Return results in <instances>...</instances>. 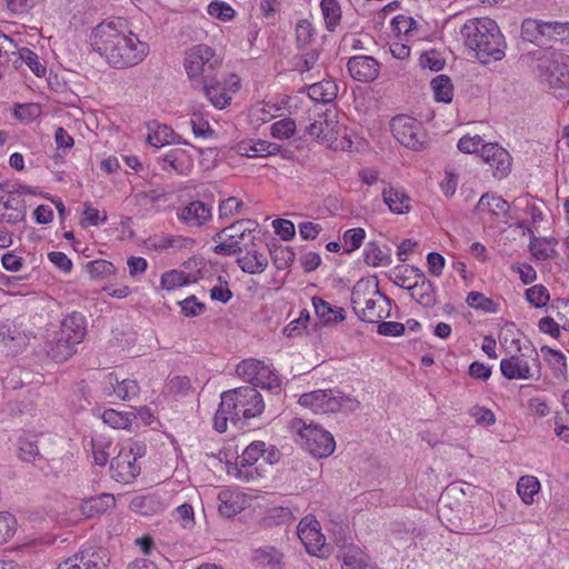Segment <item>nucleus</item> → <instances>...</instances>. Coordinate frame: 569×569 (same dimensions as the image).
I'll list each match as a JSON object with an SVG mask.
<instances>
[{"label":"nucleus","instance_id":"nucleus-44","mask_svg":"<svg viewBox=\"0 0 569 569\" xmlns=\"http://www.w3.org/2000/svg\"><path fill=\"white\" fill-rule=\"evenodd\" d=\"M104 423L114 429H128L136 418L133 412H120L114 409H107L101 416Z\"/></svg>","mask_w":569,"mask_h":569},{"label":"nucleus","instance_id":"nucleus-50","mask_svg":"<svg viewBox=\"0 0 569 569\" xmlns=\"http://www.w3.org/2000/svg\"><path fill=\"white\" fill-rule=\"evenodd\" d=\"M467 305L470 308L481 310L485 312L493 313L496 312L495 303L491 299L487 298L485 295L478 291H471L468 293L466 299Z\"/></svg>","mask_w":569,"mask_h":569},{"label":"nucleus","instance_id":"nucleus-51","mask_svg":"<svg viewBox=\"0 0 569 569\" xmlns=\"http://www.w3.org/2000/svg\"><path fill=\"white\" fill-rule=\"evenodd\" d=\"M190 126L197 138H210L214 131L210 128L209 121L199 112H193L190 118Z\"/></svg>","mask_w":569,"mask_h":569},{"label":"nucleus","instance_id":"nucleus-22","mask_svg":"<svg viewBox=\"0 0 569 569\" xmlns=\"http://www.w3.org/2000/svg\"><path fill=\"white\" fill-rule=\"evenodd\" d=\"M161 169L187 174L191 168V159L181 148L170 149L161 159Z\"/></svg>","mask_w":569,"mask_h":569},{"label":"nucleus","instance_id":"nucleus-24","mask_svg":"<svg viewBox=\"0 0 569 569\" xmlns=\"http://www.w3.org/2000/svg\"><path fill=\"white\" fill-rule=\"evenodd\" d=\"M241 156L249 158L274 156L280 151V146L266 140L242 141L237 147Z\"/></svg>","mask_w":569,"mask_h":569},{"label":"nucleus","instance_id":"nucleus-28","mask_svg":"<svg viewBox=\"0 0 569 569\" xmlns=\"http://www.w3.org/2000/svg\"><path fill=\"white\" fill-rule=\"evenodd\" d=\"M541 352L545 356L553 377L558 381H565L567 379L568 369L566 356L560 350L552 349L548 346L541 347Z\"/></svg>","mask_w":569,"mask_h":569},{"label":"nucleus","instance_id":"nucleus-54","mask_svg":"<svg viewBox=\"0 0 569 569\" xmlns=\"http://www.w3.org/2000/svg\"><path fill=\"white\" fill-rule=\"evenodd\" d=\"M188 283V277L178 270L164 272L161 276V287L166 290H173Z\"/></svg>","mask_w":569,"mask_h":569},{"label":"nucleus","instance_id":"nucleus-37","mask_svg":"<svg viewBox=\"0 0 569 569\" xmlns=\"http://www.w3.org/2000/svg\"><path fill=\"white\" fill-rule=\"evenodd\" d=\"M342 569H378L369 563L363 552L358 548L345 549L341 553Z\"/></svg>","mask_w":569,"mask_h":569},{"label":"nucleus","instance_id":"nucleus-7","mask_svg":"<svg viewBox=\"0 0 569 569\" xmlns=\"http://www.w3.org/2000/svg\"><path fill=\"white\" fill-rule=\"evenodd\" d=\"M299 405L315 413L352 412L360 407L357 399L343 396L337 390H315L303 393L299 398Z\"/></svg>","mask_w":569,"mask_h":569},{"label":"nucleus","instance_id":"nucleus-14","mask_svg":"<svg viewBox=\"0 0 569 569\" xmlns=\"http://www.w3.org/2000/svg\"><path fill=\"white\" fill-rule=\"evenodd\" d=\"M480 157L487 163L495 178H506L511 171V157L509 152L498 143L482 144Z\"/></svg>","mask_w":569,"mask_h":569},{"label":"nucleus","instance_id":"nucleus-46","mask_svg":"<svg viewBox=\"0 0 569 569\" xmlns=\"http://www.w3.org/2000/svg\"><path fill=\"white\" fill-rule=\"evenodd\" d=\"M521 37L523 40L539 46L545 44L541 20L526 19L521 24Z\"/></svg>","mask_w":569,"mask_h":569},{"label":"nucleus","instance_id":"nucleus-43","mask_svg":"<svg viewBox=\"0 0 569 569\" xmlns=\"http://www.w3.org/2000/svg\"><path fill=\"white\" fill-rule=\"evenodd\" d=\"M116 505V499L111 493H102L98 497L90 498L84 502L82 507L84 512H88L90 517L103 513L109 509H112Z\"/></svg>","mask_w":569,"mask_h":569},{"label":"nucleus","instance_id":"nucleus-34","mask_svg":"<svg viewBox=\"0 0 569 569\" xmlns=\"http://www.w3.org/2000/svg\"><path fill=\"white\" fill-rule=\"evenodd\" d=\"M244 408L243 407H234V409H231V410H226L222 408V401L220 402L219 405V408L213 417V427L214 429L222 433L224 431H227V428H228V422H231L232 425H238L241 419L243 418L242 416V410Z\"/></svg>","mask_w":569,"mask_h":569},{"label":"nucleus","instance_id":"nucleus-63","mask_svg":"<svg viewBox=\"0 0 569 569\" xmlns=\"http://www.w3.org/2000/svg\"><path fill=\"white\" fill-rule=\"evenodd\" d=\"M41 113V108L37 103L17 104L14 108V116L19 120L31 121L38 118Z\"/></svg>","mask_w":569,"mask_h":569},{"label":"nucleus","instance_id":"nucleus-45","mask_svg":"<svg viewBox=\"0 0 569 569\" xmlns=\"http://www.w3.org/2000/svg\"><path fill=\"white\" fill-rule=\"evenodd\" d=\"M435 99L439 102L448 103L453 97V86L449 77L441 74L431 81Z\"/></svg>","mask_w":569,"mask_h":569},{"label":"nucleus","instance_id":"nucleus-23","mask_svg":"<svg viewBox=\"0 0 569 569\" xmlns=\"http://www.w3.org/2000/svg\"><path fill=\"white\" fill-rule=\"evenodd\" d=\"M383 202L391 212L396 214H405L411 210V198L403 189L389 187L382 191Z\"/></svg>","mask_w":569,"mask_h":569},{"label":"nucleus","instance_id":"nucleus-53","mask_svg":"<svg viewBox=\"0 0 569 569\" xmlns=\"http://www.w3.org/2000/svg\"><path fill=\"white\" fill-rule=\"evenodd\" d=\"M296 132V122L291 118H284L274 122L270 133L276 139H288Z\"/></svg>","mask_w":569,"mask_h":569},{"label":"nucleus","instance_id":"nucleus-60","mask_svg":"<svg viewBox=\"0 0 569 569\" xmlns=\"http://www.w3.org/2000/svg\"><path fill=\"white\" fill-rule=\"evenodd\" d=\"M16 518L9 512H0V545L8 541L16 530Z\"/></svg>","mask_w":569,"mask_h":569},{"label":"nucleus","instance_id":"nucleus-11","mask_svg":"<svg viewBox=\"0 0 569 569\" xmlns=\"http://www.w3.org/2000/svg\"><path fill=\"white\" fill-rule=\"evenodd\" d=\"M243 407V419H250L260 415L264 409L262 396L254 387H240L222 392V408L226 410L234 407Z\"/></svg>","mask_w":569,"mask_h":569},{"label":"nucleus","instance_id":"nucleus-38","mask_svg":"<svg viewBox=\"0 0 569 569\" xmlns=\"http://www.w3.org/2000/svg\"><path fill=\"white\" fill-rule=\"evenodd\" d=\"M320 9L328 31L332 32L341 20V7L338 0H321Z\"/></svg>","mask_w":569,"mask_h":569},{"label":"nucleus","instance_id":"nucleus-49","mask_svg":"<svg viewBox=\"0 0 569 569\" xmlns=\"http://www.w3.org/2000/svg\"><path fill=\"white\" fill-rule=\"evenodd\" d=\"M19 59L23 61L37 77H43L47 72L46 66L40 61L38 54L29 48L18 49Z\"/></svg>","mask_w":569,"mask_h":569},{"label":"nucleus","instance_id":"nucleus-9","mask_svg":"<svg viewBox=\"0 0 569 569\" xmlns=\"http://www.w3.org/2000/svg\"><path fill=\"white\" fill-rule=\"evenodd\" d=\"M390 127L393 137L402 146L416 151L427 148V132L417 119L407 114H398L392 118Z\"/></svg>","mask_w":569,"mask_h":569},{"label":"nucleus","instance_id":"nucleus-29","mask_svg":"<svg viewBox=\"0 0 569 569\" xmlns=\"http://www.w3.org/2000/svg\"><path fill=\"white\" fill-rule=\"evenodd\" d=\"M410 297L425 308L436 305V289L428 279L416 280L410 288Z\"/></svg>","mask_w":569,"mask_h":569},{"label":"nucleus","instance_id":"nucleus-10","mask_svg":"<svg viewBox=\"0 0 569 569\" xmlns=\"http://www.w3.org/2000/svg\"><path fill=\"white\" fill-rule=\"evenodd\" d=\"M500 370L502 376L509 380L538 379L541 375L539 355L532 348L529 355L520 353L505 358L500 362Z\"/></svg>","mask_w":569,"mask_h":569},{"label":"nucleus","instance_id":"nucleus-2","mask_svg":"<svg viewBox=\"0 0 569 569\" xmlns=\"http://www.w3.org/2000/svg\"><path fill=\"white\" fill-rule=\"evenodd\" d=\"M460 33L466 47L475 51L481 63L499 61L505 57V37L492 19H469L461 27Z\"/></svg>","mask_w":569,"mask_h":569},{"label":"nucleus","instance_id":"nucleus-15","mask_svg":"<svg viewBox=\"0 0 569 569\" xmlns=\"http://www.w3.org/2000/svg\"><path fill=\"white\" fill-rule=\"evenodd\" d=\"M297 533L308 553L321 556L326 538L320 531L319 522L312 517H305L298 525Z\"/></svg>","mask_w":569,"mask_h":569},{"label":"nucleus","instance_id":"nucleus-16","mask_svg":"<svg viewBox=\"0 0 569 569\" xmlns=\"http://www.w3.org/2000/svg\"><path fill=\"white\" fill-rule=\"evenodd\" d=\"M177 219L189 229H200L212 219V208L200 200H192L177 212Z\"/></svg>","mask_w":569,"mask_h":569},{"label":"nucleus","instance_id":"nucleus-40","mask_svg":"<svg viewBox=\"0 0 569 569\" xmlns=\"http://www.w3.org/2000/svg\"><path fill=\"white\" fill-rule=\"evenodd\" d=\"M333 128V121L328 120L327 114H321L318 120L306 127V132L313 138L329 141L332 138Z\"/></svg>","mask_w":569,"mask_h":569},{"label":"nucleus","instance_id":"nucleus-5","mask_svg":"<svg viewBox=\"0 0 569 569\" xmlns=\"http://www.w3.org/2000/svg\"><path fill=\"white\" fill-rule=\"evenodd\" d=\"M540 82L550 88H569V56L550 49L533 53Z\"/></svg>","mask_w":569,"mask_h":569},{"label":"nucleus","instance_id":"nucleus-32","mask_svg":"<svg viewBox=\"0 0 569 569\" xmlns=\"http://www.w3.org/2000/svg\"><path fill=\"white\" fill-rule=\"evenodd\" d=\"M148 130L149 133L146 138V142L152 147L160 148L174 141L176 134L173 130L167 124L152 122L148 124Z\"/></svg>","mask_w":569,"mask_h":569},{"label":"nucleus","instance_id":"nucleus-4","mask_svg":"<svg viewBox=\"0 0 569 569\" xmlns=\"http://www.w3.org/2000/svg\"><path fill=\"white\" fill-rule=\"evenodd\" d=\"M257 223L239 220L221 229L212 239L217 242L213 252L220 256H233L256 243Z\"/></svg>","mask_w":569,"mask_h":569},{"label":"nucleus","instance_id":"nucleus-56","mask_svg":"<svg viewBox=\"0 0 569 569\" xmlns=\"http://www.w3.org/2000/svg\"><path fill=\"white\" fill-rule=\"evenodd\" d=\"M210 298L222 303H227L232 298L228 281L222 276L218 277L217 283L210 289Z\"/></svg>","mask_w":569,"mask_h":569},{"label":"nucleus","instance_id":"nucleus-62","mask_svg":"<svg viewBox=\"0 0 569 569\" xmlns=\"http://www.w3.org/2000/svg\"><path fill=\"white\" fill-rule=\"evenodd\" d=\"M483 139L479 136H463L458 142V149L465 153H479L481 151Z\"/></svg>","mask_w":569,"mask_h":569},{"label":"nucleus","instance_id":"nucleus-64","mask_svg":"<svg viewBox=\"0 0 569 569\" xmlns=\"http://www.w3.org/2000/svg\"><path fill=\"white\" fill-rule=\"evenodd\" d=\"M181 307V311L186 317H197L201 315L206 306L202 302H199L194 296H190L184 300L179 302Z\"/></svg>","mask_w":569,"mask_h":569},{"label":"nucleus","instance_id":"nucleus-26","mask_svg":"<svg viewBox=\"0 0 569 569\" xmlns=\"http://www.w3.org/2000/svg\"><path fill=\"white\" fill-rule=\"evenodd\" d=\"M476 209L479 214H491L499 217L507 216L510 210V206L500 196L485 193L479 199Z\"/></svg>","mask_w":569,"mask_h":569},{"label":"nucleus","instance_id":"nucleus-21","mask_svg":"<svg viewBox=\"0 0 569 569\" xmlns=\"http://www.w3.org/2000/svg\"><path fill=\"white\" fill-rule=\"evenodd\" d=\"M244 254L237 259L240 269L249 274L261 273L268 266L267 256L259 250V244L254 243L244 249Z\"/></svg>","mask_w":569,"mask_h":569},{"label":"nucleus","instance_id":"nucleus-33","mask_svg":"<svg viewBox=\"0 0 569 569\" xmlns=\"http://www.w3.org/2000/svg\"><path fill=\"white\" fill-rule=\"evenodd\" d=\"M338 86L332 80H322L313 83L308 89V96L318 102L329 103L336 99Z\"/></svg>","mask_w":569,"mask_h":569},{"label":"nucleus","instance_id":"nucleus-30","mask_svg":"<svg viewBox=\"0 0 569 569\" xmlns=\"http://www.w3.org/2000/svg\"><path fill=\"white\" fill-rule=\"evenodd\" d=\"M282 558V553L271 546L258 548L252 555V560L257 566L269 569H283Z\"/></svg>","mask_w":569,"mask_h":569},{"label":"nucleus","instance_id":"nucleus-31","mask_svg":"<svg viewBox=\"0 0 569 569\" xmlns=\"http://www.w3.org/2000/svg\"><path fill=\"white\" fill-rule=\"evenodd\" d=\"M76 346V343H71L70 339H66L63 335L57 332L48 349V356L56 362L67 361L74 353Z\"/></svg>","mask_w":569,"mask_h":569},{"label":"nucleus","instance_id":"nucleus-55","mask_svg":"<svg viewBox=\"0 0 569 569\" xmlns=\"http://www.w3.org/2000/svg\"><path fill=\"white\" fill-rule=\"evenodd\" d=\"M366 237V231L362 228H352L343 233V241L346 244L345 251L350 253L359 249Z\"/></svg>","mask_w":569,"mask_h":569},{"label":"nucleus","instance_id":"nucleus-48","mask_svg":"<svg viewBox=\"0 0 569 569\" xmlns=\"http://www.w3.org/2000/svg\"><path fill=\"white\" fill-rule=\"evenodd\" d=\"M296 38L300 48H307L311 46L316 38V29L309 20L303 19L297 23Z\"/></svg>","mask_w":569,"mask_h":569},{"label":"nucleus","instance_id":"nucleus-42","mask_svg":"<svg viewBox=\"0 0 569 569\" xmlns=\"http://www.w3.org/2000/svg\"><path fill=\"white\" fill-rule=\"evenodd\" d=\"M219 511L228 518L239 513L243 509L239 493L222 491L219 493Z\"/></svg>","mask_w":569,"mask_h":569},{"label":"nucleus","instance_id":"nucleus-18","mask_svg":"<svg viewBox=\"0 0 569 569\" xmlns=\"http://www.w3.org/2000/svg\"><path fill=\"white\" fill-rule=\"evenodd\" d=\"M350 76L360 82L373 81L379 74V63L370 56H356L348 61Z\"/></svg>","mask_w":569,"mask_h":569},{"label":"nucleus","instance_id":"nucleus-19","mask_svg":"<svg viewBox=\"0 0 569 569\" xmlns=\"http://www.w3.org/2000/svg\"><path fill=\"white\" fill-rule=\"evenodd\" d=\"M103 390L107 396L114 395L118 399L131 400L139 395L140 388L137 381L120 380L116 373L111 372L106 377Z\"/></svg>","mask_w":569,"mask_h":569},{"label":"nucleus","instance_id":"nucleus-17","mask_svg":"<svg viewBox=\"0 0 569 569\" xmlns=\"http://www.w3.org/2000/svg\"><path fill=\"white\" fill-rule=\"evenodd\" d=\"M108 561L104 549H88L68 558L57 569H104Z\"/></svg>","mask_w":569,"mask_h":569},{"label":"nucleus","instance_id":"nucleus-36","mask_svg":"<svg viewBox=\"0 0 569 569\" xmlns=\"http://www.w3.org/2000/svg\"><path fill=\"white\" fill-rule=\"evenodd\" d=\"M237 373L242 379L247 380L251 385L256 386V382L259 378V376H263V373H268L266 371V366L263 362L258 361L256 359H247L241 361L237 366Z\"/></svg>","mask_w":569,"mask_h":569},{"label":"nucleus","instance_id":"nucleus-1","mask_svg":"<svg viewBox=\"0 0 569 569\" xmlns=\"http://www.w3.org/2000/svg\"><path fill=\"white\" fill-rule=\"evenodd\" d=\"M90 42L96 52L118 69L137 66L149 54V44L140 40L122 18L99 23L91 32Z\"/></svg>","mask_w":569,"mask_h":569},{"label":"nucleus","instance_id":"nucleus-35","mask_svg":"<svg viewBox=\"0 0 569 569\" xmlns=\"http://www.w3.org/2000/svg\"><path fill=\"white\" fill-rule=\"evenodd\" d=\"M130 507L141 515H152L162 511L166 505L156 495L140 496L132 499Z\"/></svg>","mask_w":569,"mask_h":569},{"label":"nucleus","instance_id":"nucleus-41","mask_svg":"<svg viewBox=\"0 0 569 569\" xmlns=\"http://www.w3.org/2000/svg\"><path fill=\"white\" fill-rule=\"evenodd\" d=\"M540 490V482L533 476H522L517 482V492L526 505L533 502V497Z\"/></svg>","mask_w":569,"mask_h":569},{"label":"nucleus","instance_id":"nucleus-27","mask_svg":"<svg viewBox=\"0 0 569 569\" xmlns=\"http://www.w3.org/2000/svg\"><path fill=\"white\" fill-rule=\"evenodd\" d=\"M363 260L371 267H385L392 262L391 249L375 241L368 242L363 250Z\"/></svg>","mask_w":569,"mask_h":569},{"label":"nucleus","instance_id":"nucleus-57","mask_svg":"<svg viewBox=\"0 0 569 569\" xmlns=\"http://www.w3.org/2000/svg\"><path fill=\"white\" fill-rule=\"evenodd\" d=\"M566 23L560 21H542L541 30L543 31V41L560 38L565 40Z\"/></svg>","mask_w":569,"mask_h":569},{"label":"nucleus","instance_id":"nucleus-12","mask_svg":"<svg viewBox=\"0 0 569 569\" xmlns=\"http://www.w3.org/2000/svg\"><path fill=\"white\" fill-rule=\"evenodd\" d=\"M143 455L141 447L123 448L119 451L117 457L111 460L110 471L112 478L121 483H130L140 473V465L137 459Z\"/></svg>","mask_w":569,"mask_h":569},{"label":"nucleus","instance_id":"nucleus-13","mask_svg":"<svg viewBox=\"0 0 569 569\" xmlns=\"http://www.w3.org/2000/svg\"><path fill=\"white\" fill-rule=\"evenodd\" d=\"M264 453L266 443L263 441H253L244 449L242 455L238 458V461L234 465L228 467V473L236 477L237 479L249 481L253 477V472L248 469L243 470L242 468L251 467L260 458L266 459L270 463L273 462V459L274 461L277 460V458H274V451L270 452L267 457H264Z\"/></svg>","mask_w":569,"mask_h":569},{"label":"nucleus","instance_id":"nucleus-61","mask_svg":"<svg viewBox=\"0 0 569 569\" xmlns=\"http://www.w3.org/2000/svg\"><path fill=\"white\" fill-rule=\"evenodd\" d=\"M529 249L532 256L538 260L549 259L553 252V249L549 247V242L547 240L538 239L536 237L530 240Z\"/></svg>","mask_w":569,"mask_h":569},{"label":"nucleus","instance_id":"nucleus-39","mask_svg":"<svg viewBox=\"0 0 569 569\" xmlns=\"http://www.w3.org/2000/svg\"><path fill=\"white\" fill-rule=\"evenodd\" d=\"M312 305L318 317L325 321H342L345 320L343 309L338 307H331V305L325 301L322 298L313 297Z\"/></svg>","mask_w":569,"mask_h":569},{"label":"nucleus","instance_id":"nucleus-47","mask_svg":"<svg viewBox=\"0 0 569 569\" xmlns=\"http://www.w3.org/2000/svg\"><path fill=\"white\" fill-rule=\"evenodd\" d=\"M86 270L91 278L100 280L108 279L116 272L114 266L111 262L102 259L88 262L86 264Z\"/></svg>","mask_w":569,"mask_h":569},{"label":"nucleus","instance_id":"nucleus-52","mask_svg":"<svg viewBox=\"0 0 569 569\" xmlns=\"http://www.w3.org/2000/svg\"><path fill=\"white\" fill-rule=\"evenodd\" d=\"M526 298L536 308L545 307L549 299V291L542 284H536L526 290Z\"/></svg>","mask_w":569,"mask_h":569},{"label":"nucleus","instance_id":"nucleus-59","mask_svg":"<svg viewBox=\"0 0 569 569\" xmlns=\"http://www.w3.org/2000/svg\"><path fill=\"white\" fill-rule=\"evenodd\" d=\"M243 206V202L236 198L229 197L219 203V218L227 219L238 214Z\"/></svg>","mask_w":569,"mask_h":569},{"label":"nucleus","instance_id":"nucleus-3","mask_svg":"<svg viewBox=\"0 0 569 569\" xmlns=\"http://www.w3.org/2000/svg\"><path fill=\"white\" fill-rule=\"evenodd\" d=\"M351 303L362 321L378 323L389 316L390 299L380 292L377 279H360L352 289Z\"/></svg>","mask_w":569,"mask_h":569},{"label":"nucleus","instance_id":"nucleus-8","mask_svg":"<svg viewBox=\"0 0 569 569\" xmlns=\"http://www.w3.org/2000/svg\"><path fill=\"white\" fill-rule=\"evenodd\" d=\"M183 66L193 87H197L214 76L216 70L221 66V60L209 46L197 44L186 52Z\"/></svg>","mask_w":569,"mask_h":569},{"label":"nucleus","instance_id":"nucleus-58","mask_svg":"<svg viewBox=\"0 0 569 569\" xmlns=\"http://www.w3.org/2000/svg\"><path fill=\"white\" fill-rule=\"evenodd\" d=\"M208 13L222 21H229L236 12L228 3L216 0L208 6Z\"/></svg>","mask_w":569,"mask_h":569},{"label":"nucleus","instance_id":"nucleus-20","mask_svg":"<svg viewBox=\"0 0 569 569\" xmlns=\"http://www.w3.org/2000/svg\"><path fill=\"white\" fill-rule=\"evenodd\" d=\"M200 84L202 92L214 108L224 109L230 104L232 98L229 89L227 88V83L217 79L216 74Z\"/></svg>","mask_w":569,"mask_h":569},{"label":"nucleus","instance_id":"nucleus-6","mask_svg":"<svg viewBox=\"0 0 569 569\" xmlns=\"http://www.w3.org/2000/svg\"><path fill=\"white\" fill-rule=\"evenodd\" d=\"M290 429L299 437L301 447L317 458L329 457L336 447L332 435L317 425H307L302 419L290 421Z\"/></svg>","mask_w":569,"mask_h":569},{"label":"nucleus","instance_id":"nucleus-25","mask_svg":"<svg viewBox=\"0 0 569 569\" xmlns=\"http://www.w3.org/2000/svg\"><path fill=\"white\" fill-rule=\"evenodd\" d=\"M84 317L81 313L73 312L67 316L61 323L60 333L70 339L71 343L79 345L86 335Z\"/></svg>","mask_w":569,"mask_h":569}]
</instances>
